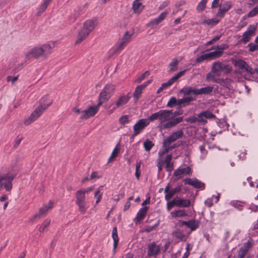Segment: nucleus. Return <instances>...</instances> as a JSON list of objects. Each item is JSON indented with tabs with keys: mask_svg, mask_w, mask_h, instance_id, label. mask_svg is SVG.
Wrapping results in <instances>:
<instances>
[{
	"mask_svg": "<svg viewBox=\"0 0 258 258\" xmlns=\"http://www.w3.org/2000/svg\"><path fill=\"white\" fill-rule=\"evenodd\" d=\"M151 121L155 120L159 121L158 127L160 131L170 129L181 122L183 120L182 117L174 118L172 110H160L149 116Z\"/></svg>",
	"mask_w": 258,
	"mask_h": 258,
	"instance_id": "f257e3e1",
	"label": "nucleus"
},
{
	"mask_svg": "<svg viewBox=\"0 0 258 258\" xmlns=\"http://www.w3.org/2000/svg\"><path fill=\"white\" fill-rule=\"evenodd\" d=\"M96 25L97 22L95 20L88 19L86 20L78 33L75 44H78L84 41L93 31Z\"/></svg>",
	"mask_w": 258,
	"mask_h": 258,
	"instance_id": "f03ea898",
	"label": "nucleus"
},
{
	"mask_svg": "<svg viewBox=\"0 0 258 258\" xmlns=\"http://www.w3.org/2000/svg\"><path fill=\"white\" fill-rule=\"evenodd\" d=\"M115 90V86L112 84H106L99 95V102L102 104L107 102L114 94Z\"/></svg>",
	"mask_w": 258,
	"mask_h": 258,
	"instance_id": "7ed1b4c3",
	"label": "nucleus"
},
{
	"mask_svg": "<svg viewBox=\"0 0 258 258\" xmlns=\"http://www.w3.org/2000/svg\"><path fill=\"white\" fill-rule=\"evenodd\" d=\"M231 70V67L229 65L222 63L220 61L214 62L211 68L212 73L217 77L220 76L222 74L229 73Z\"/></svg>",
	"mask_w": 258,
	"mask_h": 258,
	"instance_id": "20e7f679",
	"label": "nucleus"
},
{
	"mask_svg": "<svg viewBox=\"0 0 258 258\" xmlns=\"http://www.w3.org/2000/svg\"><path fill=\"white\" fill-rule=\"evenodd\" d=\"M86 194L82 189L78 190L75 193L76 204L78 206L79 211L84 214L87 211Z\"/></svg>",
	"mask_w": 258,
	"mask_h": 258,
	"instance_id": "39448f33",
	"label": "nucleus"
},
{
	"mask_svg": "<svg viewBox=\"0 0 258 258\" xmlns=\"http://www.w3.org/2000/svg\"><path fill=\"white\" fill-rule=\"evenodd\" d=\"M15 178V175L7 173L0 175V191L3 187L7 191H10L12 188V181Z\"/></svg>",
	"mask_w": 258,
	"mask_h": 258,
	"instance_id": "423d86ee",
	"label": "nucleus"
},
{
	"mask_svg": "<svg viewBox=\"0 0 258 258\" xmlns=\"http://www.w3.org/2000/svg\"><path fill=\"white\" fill-rule=\"evenodd\" d=\"M130 98L131 96L128 94L126 95L123 94L119 96L114 103L112 105V108L109 111V113H112L116 109L123 107L127 103Z\"/></svg>",
	"mask_w": 258,
	"mask_h": 258,
	"instance_id": "0eeeda50",
	"label": "nucleus"
},
{
	"mask_svg": "<svg viewBox=\"0 0 258 258\" xmlns=\"http://www.w3.org/2000/svg\"><path fill=\"white\" fill-rule=\"evenodd\" d=\"M101 105V102L98 101L97 105L89 106L87 109L82 111L80 119L86 120L94 116L98 111L99 107Z\"/></svg>",
	"mask_w": 258,
	"mask_h": 258,
	"instance_id": "6e6552de",
	"label": "nucleus"
},
{
	"mask_svg": "<svg viewBox=\"0 0 258 258\" xmlns=\"http://www.w3.org/2000/svg\"><path fill=\"white\" fill-rule=\"evenodd\" d=\"M228 48V46L226 44H221L219 45L212 47L210 50L216 49V50L208 53L210 60H213L221 57L223 54V50Z\"/></svg>",
	"mask_w": 258,
	"mask_h": 258,
	"instance_id": "1a4fd4ad",
	"label": "nucleus"
},
{
	"mask_svg": "<svg viewBox=\"0 0 258 258\" xmlns=\"http://www.w3.org/2000/svg\"><path fill=\"white\" fill-rule=\"evenodd\" d=\"M150 121H151L149 119V117L148 118H143L138 121L133 126V137H135L140 134L145 127L149 124Z\"/></svg>",
	"mask_w": 258,
	"mask_h": 258,
	"instance_id": "9d476101",
	"label": "nucleus"
},
{
	"mask_svg": "<svg viewBox=\"0 0 258 258\" xmlns=\"http://www.w3.org/2000/svg\"><path fill=\"white\" fill-rule=\"evenodd\" d=\"M185 72V70L182 71L177 74H176L174 76H173L172 78L169 79L166 83H163L161 87L158 89L157 93H159L161 92L163 89L167 88L170 85H171L173 83H174L176 81H177L179 78L182 76Z\"/></svg>",
	"mask_w": 258,
	"mask_h": 258,
	"instance_id": "9b49d317",
	"label": "nucleus"
},
{
	"mask_svg": "<svg viewBox=\"0 0 258 258\" xmlns=\"http://www.w3.org/2000/svg\"><path fill=\"white\" fill-rule=\"evenodd\" d=\"M183 135V132L181 130H178L173 133L164 140L165 145H169L170 146L172 143L181 138Z\"/></svg>",
	"mask_w": 258,
	"mask_h": 258,
	"instance_id": "f8f14e48",
	"label": "nucleus"
},
{
	"mask_svg": "<svg viewBox=\"0 0 258 258\" xmlns=\"http://www.w3.org/2000/svg\"><path fill=\"white\" fill-rule=\"evenodd\" d=\"M167 13H168L166 12H162L158 18H155L148 23L146 26L148 27H150L152 29L156 28L158 25L161 22H162L166 17Z\"/></svg>",
	"mask_w": 258,
	"mask_h": 258,
	"instance_id": "ddd939ff",
	"label": "nucleus"
},
{
	"mask_svg": "<svg viewBox=\"0 0 258 258\" xmlns=\"http://www.w3.org/2000/svg\"><path fill=\"white\" fill-rule=\"evenodd\" d=\"M161 250L160 246L157 245L154 242L148 245L147 254L149 256H154L158 255Z\"/></svg>",
	"mask_w": 258,
	"mask_h": 258,
	"instance_id": "4468645a",
	"label": "nucleus"
},
{
	"mask_svg": "<svg viewBox=\"0 0 258 258\" xmlns=\"http://www.w3.org/2000/svg\"><path fill=\"white\" fill-rule=\"evenodd\" d=\"M25 56L28 59H37L41 57L38 45L32 47L26 52L25 53Z\"/></svg>",
	"mask_w": 258,
	"mask_h": 258,
	"instance_id": "2eb2a0df",
	"label": "nucleus"
},
{
	"mask_svg": "<svg viewBox=\"0 0 258 258\" xmlns=\"http://www.w3.org/2000/svg\"><path fill=\"white\" fill-rule=\"evenodd\" d=\"M170 186L169 184H168L165 188V199L167 201H169L176 193L180 191L181 188V186L178 185L171 190H170Z\"/></svg>",
	"mask_w": 258,
	"mask_h": 258,
	"instance_id": "dca6fc26",
	"label": "nucleus"
},
{
	"mask_svg": "<svg viewBox=\"0 0 258 258\" xmlns=\"http://www.w3.org/2000/svg\"><path fill=\"white\" fill-rule=\"evenodd\" d=\"M256 27L254 25H250L247 30L243 34L241 40L244 43L248 42L251 37L255 34Z\"/></svg>",
	"mask_w": 258,
	"mask_h": 258,
	"instance_id": "f3484780",
	"label": "nucleus"
},
{
	"mask_svg": "<svg viewBox=\"0 0 258 258\" xmlns=\"http://www.w3.org/2000/svg\"><path fill=\"white\" fill-rule=\"evenodd\" d=\"M151 83V80H149L143 84L138 86L135 88V90L133 93V97L135 100L137 101L139 99V98L141 96L142 91L144 89H145L146 86H147Z\"/></svg>",
	"mask_w": 258,
	"mask_h": 258,
	"instance_id": "a211bd4d",
	"label": "nucleus"
},
{
	"mask_svg": "<svg viewBox=\"0 0 258 258\" xmlns=\"http://www.w3.org/2000/svg\"><path fill=\"white\" fill-rule=\"evenodd\" d=\"M42 57H46L52 52V47L49 43L38 45Z\"/></svg>",
	"mask_w": 258,
	"mask_h": 258,
	"instance_id": "6ab92c4d",
	"label": "nucleus"
},
{
	"mask_svg": "<svg viewBox=\"0 0 258 258\" xmlns=\"http://www.w3.org/2000/svg\"><path fill=\"white\" fill-rule=\"evenodd\" d=\"M190 171V168L188 166L185 168L179 167L174 171L173 175L177 177V179H178L182 178L184 175L189 174Z\"/></svg>",
	"mask_w": 258,
	"mask_h": 258,
	"instance_id": "aec40b11",
	"label": "nucleus"
},
{
	"mask_svg": "<svg viewBox=\"0 0 258 258\" xmlns=\"http://www.w3.org/2000/svg\"><path fill=\"white\" fill-rule=\"evenodd\" d=\"M184 182L185 184L191 185L196 188L201 189L205 188V184L197 179L186 178L184 180Z\"/></svg>",
	"mask_w": 258,
	"mask_h": 258,
	"instance_id": "412c9836",
	"label": "nucleus"
},
{
	"mask_svg": "<svg viewBox=\"0 0 258 258\" xmlns=\"http://www.w3.org/2000/svg\"><path fill=\"white\" fill-rule=\"evenodd\" d=\"M53 203L50 201L47 204L43 205L39 210L38 213L35 214L33 218L36 219L43 215H44L46 212L53 207Z\"/></svg>",
	"mask_w": 258,
	"mask_h": 258,
	"instance_id": "4be33fe9",
	"label": "nucleus"
},
{
	"mask_svg": "<svg viewBox=\"0 0 258 258\" xmlns=\"http://www.w3.org/2000/svg\"><path fill=\"white\" fill-rule=\"evenodd\" d=\"M52 103V100L48 96H44L40 99L38 106H41L42 107L46 110Z\"/></svg>",
	"mask_w": 258,
	"mask_h": 258,
	"instance_id": "5701e85b",
	"label": "nucleus"
},
{
	"mask_svg": "<svg viewBox=\"0 0 258 258\" xmlns=\"http://www.w3.org/2000/svg\"><path fill=\"white\" fill-rule=\"evenodd\" d=\"M141 0H135L133 4V9L135 14H139L144 8L143 4L140 2Z\"/></svg>",
	"mask_w": 258,
	"mask_h": 258,
	"instance_id": "b1692460",
	"label": "nucleus"
},
{
	"mask_svg": "<svg viewBox=\"0 0 258 258\" xmlns=\"http://www.w3.org/2000/svg\"><path fill=\"white\" fill-rule=\"evenodd\" d=\"M180 92L182 93L184 95H188L190 94L198 95V89L191 87H187L183 88L181 90Z\"/></svg>",
	"mask_w": 258,
	"mask_h": 258,
	"instance_id": "393cba45",
	"label": "nucleus"
},
{
	"mask_svg": "<svg viewBox=\"0 0 258 258\" xmlns=\"http://www.w3.org/2000/svg\"><path fill=\"white\" fill-rule=\"evenodd\" d=\"M172 235L178 240H185L186 236L181 230H176L172 233Z\"/></svg>",
	"mask_w": 258,
	"mask_h": 258,
	"instance_id": "a878e982",
	"label": "nucleus"
},
{
	"mask_svg": "<svg viewBox=\"0 0 258 258\" xmlns=\"http://www.w3.org/2000/svg\"><path fill=\"white\" fill-rule=\"evenodd\" d=\"M112 238L113 240V251L114 253L116 251V248L117 246L118 243V237L117 235V228L114 227L113 228L112 232Z\"/></svg>",
	"mask_w": 258,
	"mask_h": 258,
	"instance_id": "bb28decb",
	"label": "nucleus"
},
{
	"mask_svg": "<svg viewBox=\"0 0 258 258\" xmlns=\"http://www.w3.org/2000/svg\"><path fill=\"white\" fill-rule=\"evenodd\" d=\"M176 206L180 207H188L190 205V201L188 199H175Z\"/></svg>",
	"mask_w": 258,
	"mask_h": 258,
	"instance_id": "cd10ccee",
	"label": "nucleus"
},
{
	"mask_svg": "<svg viewBox=\"0 0 258 258\" xmlns=\"http://www.w3.org/2000/svg\"><path fill=\"white\" fill-rule=\"evenodd\" d=\"M134 34L135 29L131 28V29L125 32L123 37L121 38L128 43L131 40L132 37Z\"/></svg>",
	"mask_w": 258,
	"mask_h": 258,
	"instance_id": "c85d7f7f",
	"label": "nucleus"
},
{
	"mask_svg": "<svg viewBox=\"0 0 258 258\" xmlns=\"http://www.w3.org/2000/svg\"><path fill=\"white\" fill-rule=\"evenodd\" d=\"M120 148L117 145L114 148L110 156L108 159V163L112 162L115 160L120 152Z\"/></svg>",
	"mask_w": 258,
	"mask_h": 258,
	"instance_id": "c756f323",
	"label": "nucleus"
},
{
	"mask_svg": "<svg viewBox=\"0 0 258 258\" xmlns=\"http://www.w3.org/2000/svg\"><path fill=\"white\" fill-rule=\"evenodd\" d=\"M167 106L169 107H173L174 106L180 107L179 99H176L174 97H171L167 102Z\"/></svg>",
	"mask_w": 258,
	"mask_h": 258,
	"instance_id": "7c9ffc66",
	"label": "nucleus"
},
{
	"mask_svg": "<svg viewBox=\"0 0 258 258\" xmlns=\"http://www.w3.org/2000/svg\"><path fill=\"white\" fill-rule=\"evenodd\" d=\"M170 215L172 218L183 217L187 215L185 211L183 210H174L171 212Z\"/></svg>",
	"mask_w": 258,
	"mask_h": 258,
	"instance_id": "2f4dec72",
	"label": "nucleus"
},
{
	"mask_svg": "<svg viewBox=\"0 0 258 258\" xmlns=\"http://www.w3.org/2000/svg\"><path fill=\"white\" fill-rule=\"evenodd\" d=\"M219 22V20L216 18L204 20L201 24L203 25L213 26Z\"/></svg>",
	"mask_w": 258,
	"mask_h": 258,
	"instance_id": "473e14b6",
	"label": "nucleus"
},
{
	"mask_svg": "<svg viewBox=\"0 0 258 258\" xmlns=\"http://www.w3.org/2000/svg\"><path fill=\"white\" fill-rule=\"evenodd\" d=\"M45 110L41 106H38L31 114L36 119L38 118Z\"/></svg>",
	"mask_w": 258,
	"mask_h": 258,
	"instance_id": "72a5a7b5",
	"label": "nucleus"
},
{
	"mask_svg": "<svg viewBox=\"0 0 258 258\" xmlns=\"http://www.w3.org/2000/svg\"><path fill=\"white\" fill-rule=\"evenodd\" d=\"M213 90V87L211 86H208L207 87L198 89V95L202 94H209L211 93Z\"/></svg>",
	"mask_w": 258,
	"mask_h": 258,
	"instance_id": "f704fd0d",
	"label": "nucleus"
},
{
	"mask_svg": "<svg viewBox=\"0 0 258 258\" xmlns=\"http://www.w3.org/2000/svg\"><path fill=\"white\" fill-rule=\"evenodd\" d=\"M174 147H170L169 145H165L164 142L163 143V150H160L158 153L159 159H161V157L164 154L168 153L170 150H172Z\"/></svg>",
	"mask_w": 258,
	"mask_h": 258,
	"instance_id": "c9c22d12",
	"label": "nucleus"
},
{
	"mask_svg": "<svg viewBox=\"0 0 258 258\" xmlns=\"http://www.w3.org/2000/svg\"><path fill=\"white\" fill-rule=\"evenodd\" d=\"M172 158L171 155H168L166 156L164 162L166 164L165 168L166 170L168 171H171L173 169V165L170 164Z\"/></svg>",
	"mask_w": 258,
	"mask_h": 258,
	"instance_id": "e433bc0d",
	"label": "nucleus"
},
{
	"mask_svg": "<svg viewBox=\"0 0 258 258\" xmlns=\"http://www.w3.org/2000/svg\"><path fill=\"white\" fill-rule=\"evenodd\" d=\"M148 208L147 207L141 208L137 214V219L140 221L143 220L145 217L147 212Z\"/></svg>",
	"mask_w": 258,
	"mask_h": 258,
	"instance_id": "4c0bfd02",
	"label": "nucleus"
},
{
	"mask_svg": "<svg viewBox=\"0 0 258 258\" xmlns=\"http://www.w3.org/2000/svg\"><path fill=\"white\" fill-rule=\"evenodd\" d=\"M254 243L253 240L252 238H249L248 241L246 243H244L243 245L241 246L240 249H243L244 251L247 252L249 249L252 247Z\"/></svg>",
	"mask_w": 258,
	"mask_h": 258,
	"instance_id": "58836bf2",
	"label": "nucleus"
},
{
	"mask_svg": "<svg viewBox=\"0 0 258 258\" xmlns=\"http://www.w3.org/2000/svg\"><path fill=\"white\" fill-rule=\"evenodd\" d=\"M199 226V222L198 221L192 219L188 221V228L190 229L191 231L195 230Z\"/></svg>",
	"mask_w": 258,
	"mask_h": 258,
	"instance_id": "ea45409f",
	"label": "nucleus"
},
{
	"mask_svg": "<svg viewBox=\"0 0 258 258\" xmlns=\"http://www.w3.org/2000/svg\"><path fill=\"white\" fill-rule=\"evenodd\" d=\"M178 60L176 59H173L172 61L169 63V72L173 73L177 70Z\"/></svg>",
	"mask_w": 258,
	"mask_h": 258,
	"instance_id": "a19ab883",
	"label": "nucleus"
},
{
	"mask_svg": "<svg viewBox=\"0 0 258 258\" xmlns=\"http://www.w3.org/2000/svg\"><path fill=\"white\" fill-rule=\"evenodd\" d=\"M194 99L193 97L191 96L183 97L181 99H179L180 107H184L188 105L189 102L194 100Z\"/></svg>",
	"mask_w": 258,
	"mask_h": 258,
	"instance_id": "79ce46f5",
	"label": "nucleus"
},
{
	"mask_svg": "<svg viewBox=\"0 0 258 258\" xmlns=\"http://www.w3.org/2000/svg\"><path fill=\"white\" fill-rule=\"evenodd\" d=\"M233 63L240 69H244L247 63L240 59H236L232 60Z\"/></svg>",
	"mask_w": 258,
	"mask_h": 258,
	"instance_id": "37998d69",
	"label": "nucleus"
},
{
	"mask_svg": "<svg viewBox=\"0 0 258 258\" xmlns=\"http://www.w3.org/2000/svg\"><path fill=\"white\" fill-rule=\"evenodd\" d=\"M216 76H215V75L213 74L211 72L207 74L206 79L207 81H210L213 80L215 82L221 84L222 81V80L216 79L215 78Z\"/></svg>",
	"mask_w": 258,
	"mask_h": 258,
	"instance_id": "c03bdc74",
	"label": "nucleus"
},
{
	"mask_svg": "<svg viewBox=\"0 0 258 258\" xmlns=\"http://www.w3.org/2000/svg\"><path fill=\"white\" fill-rule=\"evenodd\" d=\"M230 6L226 5L222 8H220L217 13V16L223 17L225 13L230 9Z\"/></svg>",
	"mask_w": 258,
	"mask_h": 258,
	"instance_id": "a18cd8bd",
	"label": "nucleus"
},
{
	"mask_svg": "<svg viewBox=\"0 0 258 258\" xmlns=\"http://www.w3.org/2000/svg\"><path fill=\"white\" fill-rule=\"evenodd\" d=\"M50 223V219H47L41 224L39 228L40 232H44L45 228H46Z\"/></svg>",
	"mask_w": 258,
	"mask_h": 258,
	"instance_id": "49530a36",
	"label": "nucleus"
},
{
	"mask_svg": "<svg viewBox=\"0 0 258 258\" xmlns=\"http://www.w3.org/2000/svg\"><path fill=\"white\" fill-rule=\"evenodd\" d=\"M204 60H211L208 53H204L196 58V62L201 63Z\"/></svg>",
	"mask_w": 258,
	"mask_h": 258,
	"instance_id": "de8ad7c7",
	"label": "nucleus"
},
{
	"mask_svg": "<svg viewBox=\"0 0 258 258\" xmlns=\"http://www.w3.org/2000/svg\"><path fill=\"white\" fill-rule=\"evenodd\" d=\"M102 187V186L99 187L96 189V190L95 191V192L94 193V197L95 198L97 199L96 202H95L96 204H98L101 200L102 195V194H100V191H101Z\"/></svg>",
	"mask_w": 258,
	"mask_h": 258,
	"instance_id": "09e8293b",
	"label": "nucleus"
},
{
	"mask_svg": "<svg viewBox=\"0 0 258 258\" xmlns=\"http://www.w3.org/2000/svg\"><path fill=\"white\" fill-rule=\"evenodd\" d=\"M207 2V0H202L197 6V10L198 11H203L206 8Z\"/></svg>",
	"mask_w": 258,
	"mask_h": 258,
	"instance_id": "8fccbe9b",
	"label": "nucleus"
},
{
	"mask_svg": "<svg viewBox=\"0 0 258 258\" xmlns=\"http://www.w3.org/2000/svg\"><path fill=\"white\" fill-rule=\"evenodd\" d=\"M48 7V5H46L44 3H42L40 6L39 7V9H38V12H37V16H40L42 15V13H43L46 10V9H47Z\"/></svg>",
	"mask_w": 258,
	"mask_h": 258,
	"instance_id": "3c124183",
	"label": "nucleus"
},
{
	"mask_svg": "<svg viewBox=\"0 0 258 258\" xmlns=\"http://www.w3.org/2000/svg\"><path fill=\"white\" fill-rule=\"evenodd\" d=\"M149 75V73L148 71L144 72L135 81V83H140L142 80H144L147 77H148Z\"/></svg>",
	"mask_w": 258,
	"mask_h": 258,
	"instance_id": "603ef678",
	"label": "nucleus"
},
{
	"mask_svg": "<svg viewBox=\"0 0 258 258\" xmlns=\"http://www.w3.org/2000/svg\"><path fill=\"white\" fill-rule=\"evenodd\" d=\"M36 120V119L31 114L29 117L24 119L23 123L25 125L28 126Z\"/></svg>",
	"mask_w": 258,
	"mask_h": 258,
	"instance_id": "864d4df0",
	"label": "nucleus"
},
{
	"mask_svg": "<svg viewBox=\"0 0 258 258\" xmlns=\"http://www.w3.org/2000/svg\"><path fill=\"white\" fill-rule=\"evenodd\" d=\"M230 204L239 210H241L243 207V203L238 201H233L231 202Z\"/></svg>",
	"mask_w": 258,
	"mask_h": 258,
	"instance_id": "5fc2aeb1",
	"label": "nucleus"
},
{
	"mask_svg": "<svg viewBox=\"0 0 258 258\" xmlns=\"http://www.w3.org/2000/svg\"><path fill=\"white\" fill-rule=\"evenodd\" d=\"M154 144L149 140H146L144 143V147L146 151H149L153 146Z\"/></svg>",
	"mask_w": 258,
	"mask_h": 258,
	"instance_id": "6e6d98bb",
	"label": "nucleus"
},
{
	"mask_svg": "<svg viewBox=\"0 0 258 258\" xmlns=\"http://www.w3.org/2000/svg\"><path fill=\"white\" fill-rule=\"evenodd\" d=\"M127 43L121 38L118 42L117 46V50L122 49L127 45Z\"/></svg>",
	"mask_w": 258,
	"mask_h": 258,
	"instance_id": "4d7b16f0",
	"label": "nucleus"
},
{
	"mask_svg": "<svg viewBox=\"0 0 258 258\" xmlns=\"http://www.w3.org/2000/svg\"><path fill=\"white\" fill-rule=\"evenodd\" d=\"M258 14V5L251 10L248 14V17H252Z\"/></svg>",
	"mask_w": 258,
	"mask_h": 258,
	"instance_id": "13d9d810",
	"label": "nucleus"
},
{
	"mask_svg": "<svg viewBox=\"0 0 258 258\" xmlns=\"http://www.w3.org/2000/svg\"><path fill=\"white\" fill-rule=\"evenodd\" d=\"M243 69H244L247 73L251 75H253L255 72H256L255 69H253L247 63L245 65V67Z\"/></svg>",
	"mask_w": 258,
	"mask_h": 258,
	"instance_id": "bf43d9fd",
	"label": "nucleus"
},
{
	"mask_svg": "<svg viewBox=\"0 0 258 258\" xmlns=\"http://www.w3.org/2000/svg\"><path fill=\"white\" fill-rule=\"evenodd\" d=\"M205 118H212L215 117L214 115L210 111H207L201 113Z\"/></svg>",
	"mask_w": 258,
	"mask_h": 258,
	"instance_id": "052dcab7",
	"label": "nucleus"
},
{
	"mask_svg": "<svg viewBox=\"0 0 258 258\" xmlns=\"http://www.w3.org/2000/svg\"><path fill=\"white\" fill-rule=\"evenodd\" d=\"M119 122L121 124H124L128 122V117L127 115H123L119 119Z\"/></svg>",
	"mask_w": 258,
	"mask_h": 258,
	"instance_id": "680f3d73",
	"label": "nucleus"
},
{
	"mask_svg": "<svg viewBox=\"0 0 258 258\" xmlns=\"http://www.w3.org/2000/svg\"><path fill=\"white\" fill-rule=\"evenodd\" d=\"M248 47H249V50L250 51H254L256 50H258V43H250L248 45Z\"/></svg>",
	"mask_w": 258,
	"mask_h": 258,
	"instance_id": "e2e57ef3",
	"label": "nucleus"
},
{
	"mask_svg": "<svg viewBox=\"0 0 258 258\" xmlns=\"http://www.w3.org/2000/svg\"><path fill=\"white\" fill-rule=\"evenodd\" d=\"M174 206H176L175 199L172 201L169 202L167 204V209L169 211Z\"/></svg>",
	"mask_w": 258,
	"mask_h": 258,
	"instance_id": "0e129e2a",
	"label": "nucleus"
},
{
	"mask_svg": "<svg viewBox=\"0 0 258 258\" xmlns=\"http://www.w3.org/2000/svg\"><path fill=\"white\" fill-rule=\"evenodd\" d=\"M23 137L22 135H18L15 140L14 147H17L21 142Z\"/></svg>",
	"mask_w": 258,
	"mask_h": 258,
	"instance_id": "69168bd1",
	"label": "nucleus"
},
{
	"mask_svg": "<svg viewBox=\"0 0 258 258\" xmlns=\"http://www.w3.org/2000/svg\"><path fill=\"white\" fill-rule=\"evenodd\" d=\"M221 37L220 36H215L214 38H213L211 40L209 41H208L206 44V46H209V45H211L213 44H214V43H215L217 41H218L220 38Z\"/></svg>",
	"mask_w": 258,
	"mask_h": 258,
	"instance_id": "338daca9",
	"label": "nucleus"
},
{
	"mask_svg": "<svg viewBox=\"0 0 258 258\" xmlns=\"http://www.w3.org/2000/svg\"><path fill=\"white\" fill-rule=\"evenodd\" d=\"M247 252L244 251L243 249H240L238 251L237 258H244Z\"/></svg>",
	"mask_w": 258,
	"mask_h": 258,
	"instance_id": "774afa93",
	"label": "nucleus"
}]
</instances>
